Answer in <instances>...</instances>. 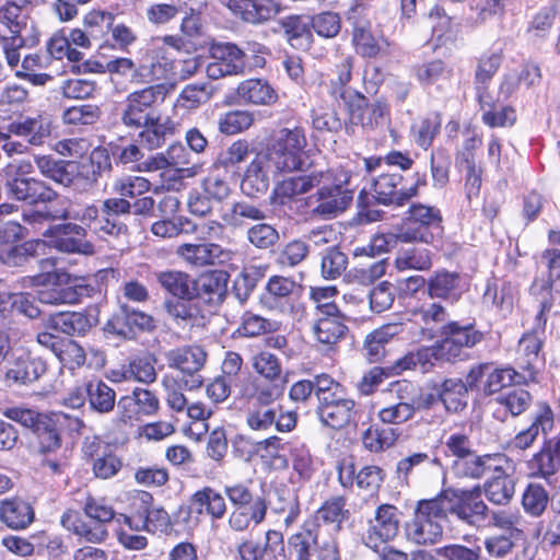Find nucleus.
<instances>
[{"mask_svg":"<svg viewBox=\"0 0 560 560\" xmlns=\"http://www.w3.org/2000/svg\"><path fill=\"white\" fill-rule=\"evenodd\" d=\"M480 488L472 491H460L452 497L447 494L440 497V503L443 506L444 514L456 516L463 523L476 526L488 516L489 508L480 498Z\"/></svg>","mask_w":560,"mask_h":560,"instance_id":"12","label":"nucleus"},{"mask_svg":"<svg viewBox=\"0 0 560 560\" xmlns=\"http://www.w3.org/2000/svg\"><path fill=\"white\" fill-rule=\"evenodd\" d=\"M534 475L548 478L560 471V438L549 441L530 460Z\"/></svg>","mask_w":560,"mask_h":560,"instance_id":"48","label":"nucleus"},{"mask_svg":"<svg viewBox=\"0 0 560 560\" xmlns=\"http://www.w3.org/2000/svg\"><path fill=\"white\" fill-rule=\"evenodd\" d=\"M354 408V400L346 397V393H343L338 397L326 400V402L318 404L317 413L323 424L338 430L353 420Z\"/></svg>","mask_w":560,"mask_h":560,"instance_id":"25","label":"nucleus"},{"mask_svg":"<svg viewBox=\"0 0 560 560\" xmlns=\"http://www.w3.org/2000/svg\"><path fill=\"white\" fill-rule=\"evenodd\" d=\"M236 92L242 101L254 105H271L278 98L273 88L261 79H248L241 82Z\"/></svg>","mask_w":560,"mask_h":560,"instance_id":"46","label":"nucleus"},{"mask_svg":"<svg viewBox=\"0 0 560 560\" xmlns=\"http://www.w3.org/2000/svg\"><path fill=\"white\" fill-rule=\"evenodd\" d=\"M160 287L174 298L192 300L194 279L180 270H163L154 273Z\"/></svg>","mask_w":560,"mask_h":560,"instance_id":"41","label":"nucleus"},{"mask_svg":"<svg viewBox=\"0 0 560 560\" xmlns=\"http://www.w3.org/2000/svg\"><path fill=\"white\" fill-rule=\"evenodd\" d=\"M8 132L25 138L34 147H42L51 135V124L40 117H24L8 125Z\"/></svg>","mask_w":560,"mask_h":560,"instance_id":"31","label":"nucleus"},{"mask_svg":"<svg viewBox=\"0 0 560 560\" xmlns=\"http://www.w3.org/2000/svg\"><path fill=\"white\" fill-rule=\"evenodd\" d=\"M160 406L156 395L147 388H136L131 395L121 397L117 402L118 420L125 424L153 416Z\"/></svg>","mask_w":560,"mask_h":560,"instance_id":"15","label":"nucleus"},{"mask_svg":"<svg viewBox=\"0 0 560 560\" xmlns=\"http://www.w3.org/2000/svg\"><path fill=\"white\" fill-rule=\"evenodd\" d=\"M225 5L244 22L264 24L282 11V5L275 0H228Z\"/></svg>","mask_w":560,"mask_h":560,"instance_id":"21","label":"nucleus"},{"mask_svg":"<svg viewBox=\"0 0 560 560\" xmlns=\"http://www.w3.org/2000/svg\"><path fill=\"white\" fill-rule=\"evenodd\" d=\"M89 404L94 411L107 413L112 411L116 402V393L101 380L91 381L86 385Z\"/></svg>","mask_w":560,"mask_h":560,"instance_id":"53","label":"nucleus"},{"mask_svg":"<svg viewBox=\"0 0 560 560\" xmlns=\"http://www.w3.org/2000/svg\"><path fill=\"white\" fill-rule=\"evenodd\" d=\"M267 219L266 211L249 201H234L223 209L221 220L231 229H243L250 222H260Z\"/></svg>","mask_w":560,"mask_h":560,"instance_id":"30","label":"nucleus"},{"mask_svg":"<svg viewBox=\"0 0 560 560\" xmlns=\"http://www.w3.org/2000/svg\"><path fill=\"white\" fill-rule=\"evenodd\" d=\"M110 331L125 338H131L136 329L151 330L153 318L147 313L137 311L127 304H120L119 312L107 324Z\"/></svg>","mask_w":560,"mask_h":560,"instance_id":"26","label":"nucleus"},{"mask_svg":"<svg viewBox=\"0 0 560 560\" xmlns=\"http://www.w3.org/2000/svg\"><path fill=\"white\" fill-rule=\"evenodd\" d=\"M34 165L27 159H14L0 170L7 196L30 206L51 203L58 194L44 180L30 176Z\"/></svg>","mask_w":560,"mask_h":560,"instance_id":"4","label":"nucleus"},{"mask_svg":"<svg viewBox=\"0 0 560 560\" xmlns=\"http://www.w3.org/2000/svg\"><path fill=\"white\" fill-rule=\"evenodd\" d=\"M555 424L553 411L548 404L538 405L532 424L517 433L514 438V445L520 450L528 448L537 439L539 433L547 434Z\"/></svg>","mask_w":560,"mask_h":560,"instance_id":"33","label":"nucleus"},{"mask_svg":"<svg viewBox=\"0 0 560 560\" xmlns=\"http://www.w3.org/2000/svg\"><path fill=\"white\" fill-rule=\"evenodd\" d=\"M388 116V107L384 102L376 101L371 104H358L351 110L350 120L353 125L373 129L383 125Z\"/></svg>","mask_w":560,"mask_h":560,"instance_id":"51","label":"nucleus"},{"mask_svg":"<svg viewBox=\"0 0 560 560\" xmlns=\"http://www.w3.org/2000/svg\"><path fill=\"white\" fill-rule=\"evenodd\" d=\"M280 25L291 46L302 48L310 45L312 34L308 24L301 16H287L281 20Z\"/></svg>","mask_w":560,"mask_h":560,"instance_id":"58","label":"nucleus"},{"mask_svg":"<svg viewBox=\"0 0 560 560\" xmlns=\"http://www.w3.org/2000/svg\"><path fill=\"white\" fill-rule=\"evenodd\" d=\"M352 201V192L340 186L319 189L310 197L311 214L329 219L342 213Z\"/></svg>","mask_w":560,"mask_h":560,"instance_id":"18","label":"nucleus"},{"mask_svg":"<svg viewBox=\"0 0 560 560\" xmlns=\"http://www.w3.org/2000/svg\"><path fill=\"white\" fill-rule=\"evenodd\" d=\"M246 238L258 249H269L279 242L280 236L273 225L260 221L247 229Z\"/></svg>","mask_w":560,"mask_h":560,"instance_id":"64","label":"nucleus"},{"mask_svg":"<svg viewBox=\"0 0 560 560\" xmlns=\"http://www.w3.org/2000/svg\"><path fill=\"white\" fill-rule=\"evenodd\" d=\"M442 339L438 341V360L454 362L465 359V350L479 343L483 334L471 324L460 325L458 322H450L441 327Z\"/></svg>","mask_w":560,"mask_h":560,"instance_id":"10","label":"nucleus"},{"mask_svg":"<svg viewBox=\"0 0 560 560\" xmlns=\"http://www.w3.org/2000/svg\"><path fill=\"white\" fill-rule=\"evenodd\" d=\"M385 405L377 411L384 424L400 425L412 420L417 412L416 387L407 381H398L384 390Z\"/></svg>","mask_w":560,"mask_h":560,"instance_id":"8","label":"nucleus"},{"mask_svg":"<svg viewBox=\"0 0 560 560\" xmlns=\"http://www.w3.org/2000/svg\"><path fill=\"white\" fill-rule=\"evenodd\" d=\"M86 230L75 223L59 224L55 228L52 245L63 253H79L92 255L93 245L85 240Z\"/></svg>","mask_w":560,"mask_h":560,"instance_id":"27","label":"nucleus"},{"mask_svg":"<svg viewBox=\"0 0 560 560\" xmlns=\"http://www.w3.org/2000/svg\"><path fill=\"white\" fill-rule=\"evenodd\" d=\"M229 276L223 271H211L194 279L192 300L197 299L209 306H219L226 295Z\"/></svg>","mask_w":560,"mask_h":560,"instance_id":"24","label":"nucleus"},{"mask_svg":"<svg viewBox=\"0 0 560 560\" xmlns=\"http://www.w3.org/2000/svg\"><path fill=\"white\" fill-rule=\"evenodd\" d=\"M92 324L88 316L79 312L58 313L50 318V327L66 335H83Z\"/></svg>","mask_w":560,"mask_h":560,"instance_id":"54","label":"nucleus"},{"mask_svg":"<svg viewBox=\"0 0 560 560\" xmlns=\"http://www.w3.org/2000/svg\"><path fill=\"white\" fill-rule=\"evenodd\" d=\"M509 464L504 454L478 455L475 451L463 459H454L452 470L458 478L480 479L489 471H500V465Z\"/></svg>","mask_w":560,"mask_h":560,"instance_id":"17","label":"nucleus"},{"mask_svg":"<svg viewBox=\"0 0 560 560\" xmlns=\"http://www.w3.org/2000/svg\"><path fill=\"white\" fill-rule=\"evenodd\" d=\"M46 370V362L42 358L23 353L11 362L5 378L13 385H30L39 380Z\"/></svg>","mask_w":560,"mask_h":560,"instance_id":"28","label":"nucleus"},{"mask_svg":"<svg viewBox=\"0 0 560 560\" xmlns=\"http://www.w3.org/2000/svg\"><path fill=\"white\" fill-rule=\"evenodd\" d=\"M525 382L526 376L516 372L512 368H491L483 385V392L485 394L491 395L501 392L504 387L522 384Z\"/></svg>","mask_w":560,"mask_h":560,"instance_id":"56","label":"nucleus"},{"mask_svg":"<svg viewBox=\"0 0 560 560\" xmlns=\"http://www.w3.org/2000/svg\"><path fill=\"white\" fill-rule=\"evenodd\" d=\"M54 277L58 283L38 291L39 302L51 305L77 303L82 295V288L68 284V273H56Z\"/></svg>","mask_w":560,"mask_h":560,"instance_id":"40","label":"nucleus"},{"mask_svg":"<svg viewBox=\"0 0 560 560\" xmlns=\"http://www.w3.org/2000/svg\"><path fill=\"white\" fill-rule=\"evenodd\" d=\"M60 522L65 528L73 532L77 536L92 544H101L108 536V532L105 528V525L85 524L82 521H80L79 513L74 510H67L62 514Z\"/></svg>","mask_w":560,"mask_h":560,"instance_id":"47","label":"nucleus"},{"mask_svg":"<svg viewBox=\"0 0 560 560\" xmlns=\"http://www.w3.org/2000/svg\"><path fill=\"white\" fill-rule=\"evenodd\" d=\"M446 520L439 498L418 502L415 516L406 526L407 538L417 545L436 544L443 536Z\"/></svg>","mask_w":560,"mask_h":560,"instance_id":"7","label":"nucleus"},{"mask_svg":"<svg viewBox=\"0 0 560 560\" xmlns=\"http://www.w3.org/2000/svg\"><path fill=\"white\" fill-rule=\"evenodd\" d=\"M267 510L265 499H257L254 504L235 506L229 514L228 525L233 532H246L265 521Z\"/></svg>","mask_w":560,"mask_h":560,"instance_id":"32","label":"nucleus"},{"mask_svg":"<svg viewBox=\"0 0 560 560\" xmlns=\"http://www.w3.org/2000/svg\"><path fill=\"white\" fill-rule=\"evenodd\" d=\"M175 254L186 265L196 268L224 264L233 256L232 250L214 243H184L177 246Z\"/></svg>","mask_w":560,"mask_h":560,"instance_id":"16","label":"nucleus"},{"mask_svg":"<svg viewBox=\"0 0 560 560\" xmlns=\"http://www.w3.org/2000/svg\"><path fill=\"white\" fill-rule=\"evenodd\" d=\"M44 246L40 241H27L12 246L1 254L0 260L9 267H22L38 255V248Z\"/></svg>","mask_w":560,"mask_h":560,"instance_id":"61","label":"nucleus"},{"mask_svg":"<svg viewBox=\"0 0 560 560\" xmlns=\"http://www.w3.org/2000/svg\"><path fill=\"white\" fill-rule=\"evenodd\" d=\"M537 275L529 288L530 295L539 304L530 332L545 336L548 314L560 302V249L541 252L537 261Z\"/></svg>","mask_w":560,"mask_h":560,"instance_id":"3","label":"nucleus"},{"mask_svg":"<svg viewBox=\"0 0 560 560\" xmlns=\"http://www.w3.org/2000/svg\"><path fill=\"white\" fill-rule=\"evenodd\" d=\"M279 173L280 171L276 170L270 160L262 152H259L247 166L241 183V189L244 195L256 198L268 190L269 175Z\"/></svg>","mask_w":560,"mask_h":560,"instance_id":"23","label":"nucleus"},{"mask_svg":"<svg viewBox=\"0 0 560 560\" xmlns=\"http://www.w3.org/2000/svg\"><path fill=\"white\" fill-rule=\"evenodd\" d=\"M124 523L131 529H145L149 533H167L172 528L171 517L168 513L162 508H152L143 516L138 520L120 515Z\"/></svg>","mask_w":560,"mask_h":560,"instance_id":"50","label":"nucleus"},{"mask_svg":"<svg viewBox=\"0 0 560 560\" xmlns=\"http://www.w3.org/2000/svg\"><path fill=\"white\" fill-rule=\"evenodd\" d=\"M306 143L302 128L284 127L273 133L270 145L261 152L280 173L294 172L302 168Z\"/></svg>","mask_w":560,"mask_h":560,"instance_id":"5","label":"nucleus"},{"mask_svg":"<svg viewBox=\"0 0 560 560\" xmlns=\"http://www.w3.org/2000/svg\"><path fill=\"white\" fill-rule=\"evenodd\" d=\"M252 366L254 371L269 384L279 380L282 373V366L278 357L269 351L262 350L252 357Z\"/></svg>","mask_w":560,"mask_h":560,"instance_id":"63","label":"nucleus"},{"mask_svg":"<svg viewBox=\"0 0 560 560\" xmlns=\"http://www.w3.org/2000/svg\"><path fill=\"white\" fill-rule=\"evenodd\" d=\"M163 91L162 85H151L131 92L122 103L120 112V120L125 127L141 129L139 137L149 150L162 147L176 129L175 122L155 108L159 98H163Z\"/></svg>","mask_w":560,"mask_h":560,"instance_id":"1","label":"nucleus"},{"mask_svg":"<svg viewBox=\"0 0 560 560\" xmlns=\"http://www.w3.org/2000/svg\"><path fill=\"white\" fill-rule=\"evenodd\" d=\"M319 183L320 175L316 174L285 178L275 187L273 200L276 203L285 205L294 197L307 192Z\"/></svg>","mask_w":560,"mask_h":560,"instance_id":"43","label":"nucleus"},{"mask_svg":"<svg viewBox=\"0 0 560 560\" xmlns=\"http://www.w3.org/2000/svg\"><path fill=\"white\" fill-rule=\"evenodd\" d=\"M349 516L346 509V499L343 497H332L326 500L316 511L315 520L318 523L334 524L336 528H340L341 523Z\"/></svg>","mask_w":560,"mask_h":560,"instance_id":"59","label":"nucleus"},{"mask_svg":"<svg viewBox=\"0 0 560 560\" xmlns=\"http://www.w3.org/2000/svg\"><path fill=\"white\" fill-rule=\"evenodd\" d=\"M306 143L302 128L284 127L273 133L270 145L261 152L280 173L294 172L302 168Z\"/></svg>","mask_w":560,"mask_h":560,"instance_id":"6","label":"nucleus"},{"mask_svg":"<svg viewBox=\"0 0 560 560\" xmlns=\"http://www.w3.org/2000/svg\"><path fill=\"white\" fill-rule=\"evenodd\" d=\"M0 521L11 529H24L34 521V510L21 499L2 500L0 502Z\"/></svg>","mask_w":560,"mask_h":560,"instance_id":"39","label":"nucleus"},{"mask_svg":"<svg viewBox=\"0 0 560 560\" xmlns=\"http://www.w3.org/2000/svg\"><path fill=\"white\" fill-rule=\"evenodd\" d=\"M402 331L401 324L389 323L369 334L363 345L364 354L369 361H380L385 355V345Z\"/></svg>","mask_w":560,"mask_h":560,"instance_id":"42","label":"nucleus"},{"mask_svg":"<svg viewBox=\"0 0 560 560\" xmlns=\"http://www.w3.org/2000/svg\"><path fill=\"white\" fill-rule=\"evenodd\" d=\"M151 232L158 237L172 238L180 234L196 233L197 224L184 217L174 220L163 219L152 224Z\"/></svg>","mask_w":560,"mask_h":560,"instance_id":"62","label":"nucleus"},{"mask_svg":"<svg viewBox=\"0 0 560 560\" xmlns=\"http://www.w3.org/2000/svg\"><path fill=\"white\" fill-rule=\"evenodd\" d=\"M163 305L167 315L184 329L203 325L205 316L192 300L168 299Z\"/></svg>","mask_w":560,"mask_h":560,"instance_id":"37","label":"nucleus"},{"mask_svg":"<svg viewBox=\"0 0 560 560\" xmlns=\"http://www.w3.org/2000/svg\"><path fill=\"white\" fill-rule=\"evenodd\" d=\"M401 512L393 504L377 506L374 516L368 521L363 542L370 549H377L383 544L394 540L400 527Z\"/></svg>","mask_w":560,"mask_h":560,"instance_id":"13","label":"nucleus"},{"mask_svg":"<svg viewBox=\"0 0 560 560\" xmlns=\"http://www.w3.org/2000/svg\"><path fill=\"white\" fill-rule=\"evenodd\" d=\"M213 59L207 66L208 78L218 80L226 75H238L246 68L245 54L232 43H219L211 47Z\"/></svg>","mask_w":560,"mask_h":560,"instance_id":"14","label":"nucleus"},{"mask_svg":"<svg viewBox=\"0 0 560 560\" xmlns=\"http://www.w3.org/2000/svg\"><path fill=\"white\" fill-rule=\"evenodd\" d=\"M282 396V386L254 382L252 390L245 396L247 401L245 420L248 428L265 434L272 430L291 432L296 427L298 415L279 404Z\"/></svg>","mask_w":560,"mask_h":560,"instance_id":"2","label":"nucleus"},{"mask_svg":"<svg viewBox=\"0 0 560 560\" xmlns=\"http://www.w3.org/2000/svg\"><path fill=\"white\" fill-rule=\"evenodd\" d=\"M70 219L79 220L85 228L97 236L118 237L127 234L128 228L117 219L109 218L103 210L95 205L84 207L81 212L72 213Z\"/></svg>","mask_w":560,"mask_h":560,"instance_id":"19","label":"nucleus"},{"mask_svg":"<svg viewBox=\"0 0 560 560\" xmlns=\"http://www.w3.org/2000/svg\"><path fill=\"white\" fill-rule=\"evenodd\" d=\"M432 266V253L422 247H411L398 252L395 258V267L398 271L418 270L425 271Z\"/></svg>","mask_w":560,"mask_h":560,"instance_id":"52","label":"nucleus"},{"mask_svg":"<svg viewBox=\"0 0 560 560\" xmlns=\"http://www.w3.org/2000/svg\"><path fill=\"white\" fill-rule=\"evenodd\" d=\"M207 357V352L199 346L180 347L165 353L168 368L178 370L183 374L180 386L188 390L202 386L203 378L199 372L205 366Z\"/></svg>","mask_w":560,"mask_h":560,"instance_id":"11","label":"nucleus"},{"mask_svg":"<svg viewBox=\"0 0 560 560\" xmlns=\"http://www.w3.org/2000/svg\"><path fill=\"white\" fill-rule=\"evenodd\" d=\"M459 275L442 269L428 280V294L431 298L446 299L459 285Z\"/></svg>","mask_w":560,"mask_h":560,"instance_id":"60","label":"nucleus"},{"mask_svg":"<svg viewBox=\"0 0 560 560\" xmlns=\"http://www.w3.org/2000/svg\"><path fill=\"white\" fill-rule=\"evenodd\" d=\"M189 508L199 515L210 516L212 521L222 520L226 514L224 497L210 487L196 491L189 500Z\"/></svg>","mask_w":560,"mask_h":560,"instance_id":"34","label":"nucleus"},{"mask_svg":"<svg viewBox=\"0 0 560 560\" xmlns=\"http://www.w3.org/2000/svg\"><path fill=\"white\" fill-rule=\"evenodd\" d=\"M482 303L502 313L511 312L513 307V294L509 284L498 285L495 281L488 280L482 294Z\"/></svg>","mask_w":560,"mask_h":560,"instance_id":"55","label":"nucleus"},{"mask_svg":"<svg viewBox=\"0 0 560 560\" xmlns=\"http://www.w3.org/2000/svg\"><path fill=\"white\" fill-rule=\"evenodd\" d=\"M441 222L442 215L439 209L421 203L412 205L408 221L397 232V238L402 243H432L442 232Z\"/></svg>","mask_w":560,"mask_h":560,"instance_id":"9","label":"nucleus"},{"mask_svg":"<svg viewBox=\"0 0 560 560\" xmlns=\"http://www.w3.org/2000/svg\"><path fill=\"white\" fill-rule=\"evenodd\" d=\"M509 464L500 465V471H492L493 476L483 483V493L489 502L495 505H506L515 493V482L506 472Z\"/></svg>","mask_w":560,"mask_h":560,"instance_id":"35","label":"nucleus"},{"mask_svg":"<svg viewBox=\"0 0 560 560\" xmlns=\"http://www.w3.org/2000/svg\"><path fill=\"white\" fill-rule=\"evenodd\" d=\"M82 450L85 457L92 462V470L96 478L109 479L122 467L119 457L97 439L85 440Z\"/></svg>","mask_w":560,"mask_h":560,"instance_id":"22","label":"nucleus"},{"mask_svg":"<svg viewBox=\"0 0 560 560\" xmlns=\"http://www.w3.org/2000/svg\"><path fill=\"white\" fill-rule=\"evenodd\" d=\"M434 390L447 412L458 413L467 407L468 390L462 378H445Z\"/></svg>","mask_w":560,"mask_h":560,"instance_id":"38","label":"nucleus"},{"mask_svg":"<svg viewBox=\"0 0 560 560\" xmlns=\"http://www.w3.org/2000/svg\"><path fill=\"white\" fill-rule=\"evenodd\" d=\"M154 363L155 360L151 355L133 358L127 365H122L120 371L113 372L115 381H137L151 384L158 376Z\"/></svg>","mask_w":560,"mask_h":560,"instance_id":"45","label":"nucleus"},{"mask_svg":"<svg viewBox=\"0 0 560 560\" xmlns=\"http://www.w3.org/2000/svg\"><path fill=\"white\" fill-rule=\"evenodd\" d=\"M34 164L44 177L65 187L72 185L78 171L77 162L56 159L49 154H35Z\"/></svg>","mask_w":560,"mask_h":560,"instance_id":"29","label":"nucleus"},{"mask_svg":"<svg viewBox=\"0 0 560 560\" xmlns=\"http://www.w3.org/2000/svg\"><path fill=\"white\" fill-rule=\"evenodd\" d=\"M346 331L347 326L341 320L340 312L337 315H318L313 325L314 337L325 346L336 345Z\"/></svg>","mask_w":560,"mask_h":560,"instance_id":"49","label":"nucleus"},{"mask_svg":"<svg viewBox=\"0 0 560 560\" xmlns=\"http://www.w3.org/2000/svg\"><path fill=\"white\" fill-rule=\"evenodd\" d=\"M417 194V187L405 188L400 174H382L373 180L372 198L380 205L401 206Z\"/></svg>","mask_w":560,"mask_h":560,"instance_id":"20","label":"nucleus"},{"mask_svg":"<svg viewBox=\"0 0 560 560\" xmlns=\"http://www.w3.org/2000/svg\"><path fill=\"white\" fill-rule=\"evenodd\" d=\"M533 397L530 393L524 388H512L501 393L497 398L495 402L505 412H509L512 417L522 415L532 405Z\"/></svg>","mask_w":560,"mask_h":560,"instance_id":"57","label":"nucleus"},{"mask_svg":"<svg viewBox=\"0 0 560 560\" xmlns=\"http://www.w3.org/2000/svg\"><path fill=\"white\" fill-rule=\"evenodd\" d=\"M28 19V10L16 1H7L0 5V26L9 33L13 43L19 42V46L24 44L22 32L26 30Z\"/></svg>","mask_w":560,"mask_h":560,"instance_id":"36","label":"nucleus"},{"mask_svg":"<svg viewBox=\"0 0 560 560\" xmlns=\"http://www.w3.org/2000/svg\"><path fill=\"white\" fill-rule=\"evenodd\" d=\"M544 337L535 332H525L518 341L517 361L522 369L529 373L533 378L539 363L542 362L540 352Z\"/></svg>","mask_w":560,"mask_h":560,"instance_id":"44","label":"nucleus"}]
</instances>
